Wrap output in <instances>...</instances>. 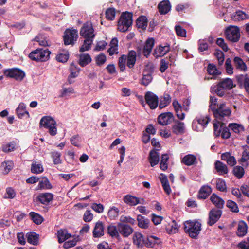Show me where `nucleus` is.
I'll use <instances>...</instances> for the list:
<instances>
[{
	"instance_id": "nucleus-1",
	"label": "nucleus",
	"mask_w": 249,
	"mask_h": 249,
	"mask_svg": "<svg viewBox=\"0 0 249 249\" xmlns=\"http://www.w3.org/2000/svg\"><path fill=\"white\" fill-rule=\"evenodd\" d=\"M184 232L193 239H197L201 231V223L196 219L187 220L183 223Z\"/></svg>"
},
{
	"instance_id": "nucleus-2",
	"label": "nucleus",
	"mask_w": 249,
	"mask_h": 249,
	"mask_svg": "<svg viewBox=\"0 0 249 249\" xmlns=\"http://www.w3.org/2000/svg\"><path fill=\"white\" fill-rule=\"evenodd\" d=\"M133 13L127 11L123 12L118 21V29L122 32L129 30L133 23Z\"/></svg>"
},
{
	"instance_id": "nucleus-3",
	"label": "nucleus",
	"mask_w": 249,
	"mask_h": 249,
	"mask_svg": "<svg viewBox=\"0 0 249 249\" xmlns=\"http://www.w3.org/2000/svg\"><path fill=\"white\" fill-rule=\"evenodd\" d=\"M50 54L51 52L48 49L37 48L30 53L29 57L37 62H45L49 59Z\"/></svg>"
},
{
	"instance_id": "nucleus-4",
	"label": "nucleus",
	"mask_w": 249,
	"mask_h": 249,
	"mask_svg": "<svg viewBox=\"0 0 249 249\" xmlns=\"http://www.w3.org/2000/svg\"><path fill=\"white\" fill-rule=\"evenodd\" d=\"M40 125L48 129L50 134L55 136L57 134L56 121L51 116L43 117L40 121Z\"/></svg>"
},
{
	"instance_id": "nucleus-5",
	"label": "nucleus",
	"mask_w": 249,
	"mask_h": 249,
	"mask_svg": "<svg viewBox=\"0 0 249 249\" xmlns=\"http://www.w3.org/2000/svg\"><path fill=\"white\" fill-rule=\"evenodd\" d=\"M78 31L74 29H67L63 36L64 43L65 45H73L78 38Z\"/></svg>"
},
{
	"instance_id": "nucleus-6",
	"label": "nucleus",
	"mask_w": 249,
	"mask_h": 249,
	"mask_svg": "<svg viewBox=\"0 0 249 249\" xmlns=\"http://www.w3.org/2000/svg\"><path fill=\"white\" fill-rule=\"evenodd\" d=\"M3 73L6 77L14 78L17 81H22L25 76L22 70L16 68L5 70Z\"/></svg>"
},
{
	"instance_id": "nucleus-7",
	"label": "nucleus",
	"mask_w": 249,
	"mask_h": 249,
	"mask_svg": "<svg viewBox=\"0 0 249 249\" xmlns=\"http://www.w3.org/2000/svg\"><path fill=\"white\" fill-rule=\"evenodd\" d=\"M226 38L232 42H237L240 38L239 28L236 26L228 27L225 32Z\"/></svg>"
},
{
	"instance_id": "nucleus-8",
	"label": "nucleus",
	"mask_w": 249,
	"mask_h": 249,
	"mask_svg": "<svg viewBox=\"0 0 249 249\" xmlns=\"http://www.w3.org/2000/svg\"><path fill=\"white\" fill-rule=\"evenodd\" d=\"M80 35L84 38H89L93 40L95 37L94 29L91 22L84 23L80 31Z\"/></svg>"
},
{
	"instance_id": "nucleus-9",
	"label": "nucleus",
	"mask_w": 249,
	"mask_h": 249,
	"mask_svg": "<svg viewBox=\"0 0 249 249\" xmlns=\"http://www.w3.org/2000/svg\"><path fill=\"white\" fill-rule=\"evenodd\" d=\"M145 102L151 109H155L158 106V97L150 91L145 93L144 96Z\"/></svg>"
},
{
	"instance_id": "nucleus-10",
	"label": "nucleus",
	"mask_w": 249,
	"mask_h": 249,
	"mask_svg": "<svg viewBox=\"0 0 249 249\" xmlns=\"http://www.w3.org/2000/svg\"><path fill=\"white\" fill-rule=\"evenodd\" d=\"M222 214V211L221 210L216 208L212 209L209 213L207 224L209 226H213L220 219Z\"/></svg>"
},
{
	"instance_id": "nucleus-11",
	"label": "nucleus",
	"mask_w": 249,
	"mask_h": 249,
	"mask_svg": "<svg viewBox=\"0 0 249 249\" xmlns=\"http://www.w3.org/2000/svg\"><path fill=\"white\" fill-rule=\"evenodd\" d=\"M157 120L158 123L160 125H166L173 122L175 117L172 112H168L159 115Z\"/></svg>"
},
{
	"instance_id": "nucleus-12",
	"label": "nucleus",
	"mask_w": 249,
	"mask_h": 249,
	"mask_svg": "<svg viewBox=\"0 0 249 249\" xmlns=\"http://www.w3.org/2000/svg\"><path fill=\"white\" fill-rule=\"evenodd\" d=\"M211 110L215 119L223 121L225 117H229L231 113L230 109H216L215 107H211Z\"/></svg>"
},
{
	"instance_id": "nucleus-13",
	"label": "nucleus",
	"mask_w": 249,
	"mask_h": 249,
	"mask_svg": "<svg viewBox=\"0 0 249 249\" xmlns=\"http://www.w3.org/2000/svg\"><path fill=\"white\" fill-rule=\"evenodd\" d=\"M118 230L119 235H122L124 238L128 237L134 231L130 225L121 222L118 223Z\"/></svg>"
},
{
	"instance_id": "nucleus-14",
	"label": "nucleus",
	"mask_w": 249,
	"mask_h": 249,
	"mask_svg": "<svg viewBox=\"0 0 249 249\" xmlns=\"http://www.w3.org/2000/svg\"><path fill=\"white\" fill-rule=\"evenodd\" d=\"M53 195L51 193H40L36 197V201L42 204L47 205L53 198Z\"/></svg>"
},
{
	"instance_id": "nucleus-15",
	"label": "nucleus",
	"mask_w": 249,
	"mask_h": 249,
	"mask_svg": "<svg viewBox=\"0 0 249 249\" xmlns=\"http://www.w3.org/2000/svg\"><path fill=\"white\" fill-rule=\"evenodd\" d=\"M170 51L169 45L162 46L161 45H159L154 50L153 55L155 57H161L164 56Z\"/></svg>"
},
{
	"instance_id": "nucleus-16",
	"label": "nucleus",
	"mask_w": 249,
	"mask_h": 249,
	"mask_svg": "<svg viewBox=\"0 0 249 249\" xmlns=\"http://www.w3.org/2000/svg\"><path fill=\"white\" fill-rule=\"evenodd\" d=\"M175 124L172 125V132L176 135H182L185 132V124L178 120H174Z\"/></svg>"
},
{
	"instance_id": "nucleus-17",
	"label": "nucleus",
	"mask_w": 249,
	"mask_h": 249,
	"mask_svg": "<svg viewBox=\"0 0 249 249\" xmlns=\"http://www.w3.org/2000/svg\"><path fill=\"white\" fill-rule=\"evenodd\" d=\"M212 190L210 186L208 185H203L199 189L197 198L199 199H205L212 193Z\"/></svg>"
},
{
	"instance_id": "nucleus-18",
	"label": "nucleus",
	"mask_w": 249,
	"mask_h": 249,
	"mask_svg": "<svg viewBox=\"0 0 249 249\" xmlns=\"http://www.w3.org/2000/svg\"><path fill=\"white\" fill-rule=\"evenodd\" d=\"M125 56L127 66L130 69L134 68L137 59L136 52L134 50H130L128 52V54L125 55Z\"/></svg>"
},
{
	"instance_id": "nucleus-19",
	"label": "nucleus",
	"mask_w": 249,
	"mask_h": 249,
	"mask_svg": "<svg viewBox=\"0 0 249 249\" xmlns=\"http://www.w3.org/2000/svg\"><path fill=\"white\" fill-rule=\"evenodd\" d=\"M158 8L160 14L165 15L170 11L171 5L168 0H164L158 4Z\"/></svg>"
},
{
	"instance_id": "nucleus-20",
	"label": "nucleus",
	"mask_w": 249,
	"mask_h": 249,
	"mask_svg": "<svg viewBox=\"0 0 249 249\" xmlns=\"http://www.w3.org/2000/svg\"><path fill=\"white\" fill-rule=\"evenodd\" d=\"M154 45V39L153 38H148L143 46L142 53L146 58L149 55Z\"/></svg>"
},
{
	"instance_id": "nucleus-21",
	"label": "nucleus",
	"mask_w": 249,
	"mask_h": 249,
	"mask_svg": "<svg viewBox=\"0 0 249 249\" xmlns=\"http://www.w3.org/2000/svg\"><path fill=\"white\" fill-rule=\"evenodd\" d=\"M210 200L216 209L221 210L223 208L225 201L216 194L213 193L210 197Z\"/></svg>"
},
{
	"instance_id": "nucleus-22",
	"label": "nucleus",
	"mask_w": 249,
	"mask_h": 249,
	"mask_svg": "<svg viewBox=\"0 0 249 249\" xmlns=\"http://www.w3.org/2000/svg\"><path fill=\"white\" fill-rule=\"evenodd\" d=\"M104 235V226L103 223L98 221L93 231V236L95 238H99Z\"/></svg>"
},
{
	"instance_id": "nucleus-23",
	"label": "nucleus",
	"mask_w": 249,
	"mask_h": 249,
	"mask_svg": "<svg viewBox=\"0 0 249 249\" xmlns=\"http://www.w3.org/2000/svg\"><path fill=\"white\" fill-rule=\"evenodd\" d=\"M162 243L161 239L157 236L151 235L147 236L145 243V247L147 248H154L156 245L161 244Z\"/></svg>"
},
{
	"instance_id": "nucleus-24",
	"label": "nucleus",
	"mask_w": 249,
	"mask_h": 249,
	"mask_svg": "<svg viewBox=\"0 0 249 249\" xmlns=\"http://www.w3.org/2000/svg\"><path fill=\"white\" fill-rule=\"evenodd\" d=\"M133 243L138 248H142L145 246L146 239L144 238L142 234L139 232L135 233L133 235Z\"/></svg>"
},
{
	"instance_id": "nucleus-25",
	"label": "nucleus",
	"mask_w": 249,
	"mask_h": 249,
	"mask_svg": "<svg viewBox=\"0 0 249 249\" xmlns=\"http://www.w3.org/2000/svg\"><path fill=\"white\" fill-rule=\"evenodd\" d=\"M17 116L20 119L23 118L24 116L27 118L30 117L29 112L26 110V105L24 103H20L16 110Z\"/></svg>"
},
{
	"instance_id": "nucleus-26",
	"label": "nucleus",
	"mask_w": 249,
	"mask_h": 249,
	"mask_svg": "<svg viewBox=\"0 0 249 249\" xmlns=\"http://www.w3.org/2000/svg\"><path fill=\"white\" fill-rule=\"evenodd\" d=\"M248 18H249L248 15L241 10L236 11L231 17V19L235 22L241 21Z\"/></svg>"
},
{
	"instance_id": "nucleus-27",
	"label": "nucleus",
	"mask_w": 249,
	"mask_h": 249,
	"mask_svg": "<svg viewBox=\"0 0 249 249\" xmlns=\"http://www.w3.org/2000/svg\"><path fill=\"white\" fill-rule=\"evenodd\" d=\"M107 233L112 238L115 237L117 239H119L120 238L118 230V223H117V226L112 224L109 225L107 228Z\"/></svg>"
},
{
	"instance_id": "nucleus-28",
	"label": "nucleus",
	"mask_w": 249,
	"mask_h": 249,
	"mask_svg": "<svg viewBox=\"0 0 249 249\" xmlns=\"http://www.w3.org/2000/svg\"><path fill=\"white\" fill-rule=\"evenodd\" d=\"M247 230L248 226L246 223L243 220L239 221L236 232L237 235L239 237L245 236L247 233Z\"/></svg>"
},
{
	"instance_id": "nucleus-29",
	"label": "nucleus",
	"mask_w": 249,
	"mask_h": 249,
	"mask_svg": "<svg viewBox=\"0 0 249 249\" xmlns=\"http://www.w3.org/2000/svg\"><path fill=\"white\" fill-rule=\"evenodd\" d=\"M26 237L27 242L30 244L37 245L38 244L39 235L35 232L27 233Z\"/></svg>"
},
{
	"instance_id": "nucleus-30",
	"label": "nucleus",
	"mask_w": 249,
	"mask_h": 249,
	"mask_svg": "<svg viewBox=\"0 0 249 249\" xmlns=\"http://www.w3.org/2000/svg\"><path fill=\"white\" fill-rule=\"evenodd\" d=\"M219 85H220V87H221L226 90H231L235 87V85H234L232 79L229 78L224 79L219 82Z\"/></svg>"
},
{
	"instance_id": "nucleus-31",
	"label": "nucleus",
	"mask_w": 249,
	"mask_h": 249,
	"mask_svg": "<svg viewBox=\"0 0 249 249\" xmlns=\"http://www.w3.org/2000/svg\"><path fill=\"white\" fill-rule=\"evenodd\" d=\"M41 180L39 182L38 189L40 190L43 189H51L52 188V185L50 183L49 179L45 177H41Z\"/></svg>"
},
{
	"instance_id": "nucleus-32",
	"label": "nucleus",
	"mask_w": 249,
	"mask_h": 249,
	"mask_svg": "<svg viewBox=\"0 0 249 249\" xmlns=\"http://www.w3.org/2000/svg\"><path fill=\"white\" fill-rule=\"evenodd\" d=\"M137 220L138 225L140 228L144 229L148 228L150 223V221L148 218L139 214L137 216Z\"/></svg>"
},
{
	"instance_id": "nucleus-33",
	"label": "nucleus",
	"mask_w": 249,
	"mask_h": 249,
	"mask_svg": "<svg viewBox=\"0 0 249 249\" xmlns=\"http://www.w3.org/2000/svg\"><path fill=\"white\" fill-rule=\"evenodd\" d=\"M91 62V58L88 53H82L79 55V64L82 67H85Z\"/></svg>"
},
{
	"instance_id": "nucleus-34",
	"label": "nucleus",
	"mask_w": 249,
	"mask_h": 249,
	"mask_svg": "<svg viewBox=\"0 0 249 249\" xmlns=\"http://www.w3.org/2000/svg\"><path fill=\"white\" fill-rule=\"evenodd\" d=\"M71 237V234L68 233L66 230L61 229L57 231L58 241L59 243L64 242Z\"/></svg>"
},
{
	"instance_id": "nucleus-35",
	"label": "nucleus",
	"mask_w": 249,
	"mask_h": 249,
	"mask_svg": "<svg viewBox=\"0 0 249 249\" xmlns=\"http://www.w3.org/2000/svg\"><path fill=\"white\" fill-rule=\"evenodd\" d=\"M215 168L216 171L220 175L225 174L228 173L227 166L220 161H216L214 163Z\"/></svg>"
},
{
	"instance_id": "nucleus-36",
	"label": "nucleus",
	"mask_w": 249,
	"mask_h": 249,
	"mask_svg": "<svg viewBox=\"0 0 249 249\" xmlns=\"http://www.w3.org/2000/svg\"><path fill=\"white\" fill-rule=\"evenodd\" d=\"M138 197L132 196L131 195H126L123 197V201L126 204L132 206L137 205Z\"/></svg>"
},
{
	"instance_id": "nucleus-37",
	"label": "nucleus",
	"mask_w": 249,
	"mask_h": 249,
	"mask_svg": "<svg viewBox=\"0 0 249 249\" xmlns=\"http://www.w3.org/2000/svg\"><path fill=\"white\" fill-rule=\"evenodd\" d=\"M171 101V97L168 94H164L163 96L161 97L159 105L160 109H162L167 107Z\"/></svg>"
},
{
	"instance_id": "nucleus-38",
	"label": "nucleus",
	"mask_w": 249,
	"mask_h": 249,
	"mask_svg": "<svg viewBox=\"0 0 249 249\" xmlns=\"http://www.w3.org/2000/svg\"><path fill=\"white\" fill-rule=\"evenodd\" d=\"M234 64L237 69L246 71L247 69L246 64L243 60L239 57H235L233 60Z\"/></svg>"
},
{
	"instance_id": "nucleus-39",
	"label": "nucleus",
	"mask_w": 249,
	"mask_h": 249,
	"mask_svg": "<svg viewBox=\"0 0 249 249\" xmlns=\"http://www.w3.org/2000/svg\"><path fill=\"white\" fill-rule=\"evenodd\" d=\"M237 80L238 83H243L246 90L249 93V78L246 75H240L237 77Z\"/></svg>"
},
{
	"instance_id": "nucleus-40",
	"label": "nucleus",
	"mask_w": 249,
	"mask_h": 249,
	"mask_svg": "<svg viewBox=\"0 0 249 249\" xmlns=\"http://www.w3.org/2000/svg\"><path fill=\"white\" fill-rule=\"evenodd\" d=\"M43 167L41 163L33 161L31 166V171L34 174H39L43 172Z\"/></svg>"
},
{
	"instance_id": "nucleus-41",
	"label": "nucleus",
	"mask_w": 249,
	"mask_h": 249,
	"mask_svg": "<svg viewBox=\"0 0 249 249\" xmlns=\"http://www.w3.org/2000/svg\"><path fill=\"white\" fill-rule=\"evenodd\" d=\"M147 24V19L144 16H140L136 20V25L139 28L145 29Z\"/></svg>"
},
{
	"instance_id": "nucleus-42",
	"label": "nucleus",
	"mask_w": 249,
	"mask_h": 249,
	"mask_svg": "<svg viewBox=\"0 0 249 249\" xmlns=\"http://www.w3.org/2000/svg\"><path fill=\"white\" fill-rule=\"evenodd\" d=\"M13 162L12 160H8L4 161L1 163V168L3 169V174H8L13 167Z\"/></svg>"
},
{
	"instance_id": "nucleus-43",
	"label": "nucleus",
	"mask_w": 249,
	"mask_h": 249,
	"mask_svg": "<svg viewBox=\"0 0 249 249\" xmlns=\"http://www.w3.org/2000/svg\"><path fill=\"white\" fill-rule=\"evenodd\" d=\"M29 215L31 217V219L33 221V222L37 225L41 224L42 222L43 221V217L38 213H36L34 212H30L29 213Z\"/></svg>"
},
{
	"instance_id": "nucleus-44",
	"label": "nucleus",
	"mask_w": 249,
	"mask_h": 249,
	"mask_svg": "<svg viewBox=\"0 0 249 249\" xmlns=\"http://www.w3.org/2000/svg\"><path fill=\"white\" fill-rule=\"evenodd\" d=\"M181 161L187 166H191L197 163L196 157H183Z\"/></svg>"
},
{
	"instance_id": "nucleus-45",
	"label": "nucleus",
	"mask_w": 249,
	"mask_h": 249,
	"mask_svg": "<svg viewBox=\"0 0 249 249\" xmlns=\"http://www.w3.org/2000/svg\"><path fill=\"white\" fill-rule=\"evenodd\" d=\"M18 147L17 143L12 141L4 145L2 147V150L5 152H10L16 150Z\"/></svg>"
},
{
	"instance_id": "nucleus-46",
	"label": "nucleus",
	"mask_w": 249,
	"mask_h": 249,
	"mask_svg": "<svg viewBox=\"0 0 249 249\" xmlns=\"http://www.w3.org/2000/svg\"><path fill=\"white\" fill-rule=\"evenodd\" d=\"M210 120L211 119L209 116H206L196 117L194 121L197 122L198 124H201L202 126L206 127Z\"/></svg>"
},
{
	"instance_id": "nucleus-47",
	"label": "nucleus",
	"mask_w": 249,
	"mask_h": 249,
	"mask_svg": "<svg viewBox=\"0 0 249 249\" xmlns=\"http://www.w3.org/2000/svg\"><path fill=\"white\" fill-rule=\"evenodd\" d=\"M83 45L80 48L79 51L83 52L86 51H89L92 44L93 40L89 38H85Z\"/></svg>"
},
{
	"instance_id": "nucleus-48",
	"label": "nucleus",
	"mask_w": 249,
	"mask_h": 249,
	"mask_svg": "<svg viewBox=\"0 0 249 249\" xmlns=\"http://www.w3.org/2000/svg\"><path fill=\"white\" fill-rule=\"evenodd\" d=\"M126 62L127 63L125 55H122L118 59V67L121 72H123L126 68Z\"/></svg>"
},
{
	"instance_id": "nucleus-49",
	"label": "nucleus",
	"mask_w": 249,
	"mask_h": 249,
	"mask_svg": "<svg viewBox=\"0 0 249 249\" xmlns=\"http://www.w3.org/2000/svg\"><path fill=\"white\" fill-rule=\"evenodd\" d=\"M71 73L69 76V78H75L78 76L80 69L77 66L72 63L70 68Z\"/></svg>"
},
{
	"instance_id": "nucleus-50",
	"label": "nucleus",
	"mask_w": 249,
	"mask_h": 249,
	"mask_svg": "<svg viewBox=\"0 0 249 249\" xmlns=\"http://www.w3.org/2000/svg\"><path fill=\"white\" fill-rule=\"evenodd\" d=\"M233 172L235 177L238 178H241L244 174V168L240 166H237L234 167Z\"/></svg>"
},
{
	"instance_id": "nucleus-51",
	"label": "nucleus",
	"mask_w": 249,
	"mask_h": 249,
	"mask_svg": "<svg viewBox=\"0 0 249 249\" xmlns=\"http://www.w3.org/2000/svg\"><path fill=\"white\" fill-rule=\"evenodd\" d=\"M226 206L232 212L237 213L239 212V209L237 204L232 200H228L227 201Z\"/></svg>"
},
{
	"instance_id": "nucleus-52",
	"label": "nucleus",
	"mask_w": 249,
	"mask_h": 249,
	"mask_svg": "<svg viewBox=\"0 0 249 249\" xmlns=\"http://www.w3.org/2000/svg\"><path fill=\"white\" fill-rule=\"evenodd\" d=\"M216 189L221 192H226L227 187L225 181L221 179H219L216 181Z\"/></svg>"
},
{
	"instance_id": "nucleus-53",
	"label": "nucleus",
	"mask_w": 249,
	"mask_h": 249,
	"mask_svg": "<svg viewBox=\"0 0 249 249\" xmlns=\"http://www.w3.org/2000/svg\"><path fill=\"white\" fill-rule=\"evenodd\" d=\"M69 58V54L68 52H66L64 53H60L56 56V60L61 63L66 62Z\"/></svg>"
},
{
	"instance_id": "nucleus-54",
	"label": "nucleus",
	"mask_w": 249,
	"mask_h": 249,
	"mask_svg": "<svg viewBox=\"0 0 249 249\" xmlns=\"http://www.w3.org/2000/svg\"><path fill=\"white\" fill-rule=\"evenodd\" d=\"M152 80V75L150 74H146L143 73L142 78L141 80V84L147 86L148 85Z\"/></svg>"
},
{
	"instance_id": "nucleus-55",
	"label": "nucleus",
	"mask_w": 249,
	"mask_h": 249,
	"mask_svg": "<svg viewBox=\"0 0 249 249\" xmlns=\"http://www.w3.org/2000/svg\"><path fill=\"white\" fill-rule=\"evenodd\" d=\"M119 210L115 207L111 208L108 212V216L111 219H114L118 216Z\"/></svg>"
},
{
	"instance_id": "nucleus-56",
	"label": "nucleus",
	"mask_w": 249,
	"mask_h": 249,
	"mask_svg": "<svg viewBox=\"0 0 249 249\" xmlns=\"http://www.w3.org/2000/svg\"><path fill=\"white\" fill-rule=\"evenodd\" d=\"M115 17V9L109 8L107 9L106 11V17L109 20H113Z\"/></svg>"
},
{
	"instance_id": "nucleus-57",
	"label": "nucleus",
	"mask_w": 249,
	"mask_h": 249,
	"mask_svg": "<svg viewBox=\"0 0 249 249\" xmlns=\"http://www.w3.org/2000/svg\"><path fill=\"white\" fill-rule=\"evenodd\" d=\"M228 127L231 128V130L236 133H239L241 130H243V126L241 124L236 123L229 124Z\"/></svg>"
},
{
	"instance_id": "nucleus-58",
	"label": "nucleus",
	"mask_w": 249,
	"mask_h": 249,
	"mask_svg": "<svg viewBox=\"0 0 249 249\" xmlns=\"http://www.w3.org/2000/svg\"><path fill=\"white\" fill-rule=\"evenodd\" d=\"M214 55L218 60V64L219 65H222L224 61V54L223 52L220 50H216L214 53Z\"/></svg>"
},
{
	"instance_id": "nucleus-59",
	"label": "nucleus",
	"mask_w": 249,
	"mask_h": 249,
	"mask_svg": "<svg viewBox=\"0 0 249 249\" xmlns=\"http://www.w3.org/2000/svg\"><path fill=\"white\" fill-rule=\"evenodd\" d=\"M6 196L5 198L13 199L16 196L15 190L12 187H8L6 189Z\"/></svg>"
},
{
	"instance_id": "nucleus-60",
	"label": "nucleus",
	"mask_w": 249,
	"mask_h": 249,
	"mask_svg": "<svg viewBox=\"0 0 249 249\" xmlns=\"http://www.w3.org/2000/svg\"><path fill=\"white\" fill-rule=\"evenodd\" d=\"M74 93V90L73 88L70 87L68 88H63L61 91V94L59 97H63L68 95L69 94H72Z\"/></svg>"
},
{
	"instance_id": "nucleus-61",
	"label": "nucleus",
	"mask_w": 249,
	"mask_h": 249,
	"mask_svg": "<svg viewBox=\"0 0 249 249\" xmlns=\"http://www.w3.org/2000/svg\"><path fill=\"white\" fill-rule=\"evenodd\" d=\"M208 72L213 75H217L219 74L218 71L217 70L216 67L213 64H209L207 68Z\"/></svg>"
},
{
	"instance_id": "nucleus-62",
	"label": "nucleus",
	"mask_w": 249,
	"mask_h": 249,
	"mask_svg": "<svg viewBox=\"0 0 249 249\" xmlns=\"http://www.w3.org/2000/svg\"><path fill=\"white\" fill-rule=\"evenodd\" d=\"M225 68L226 72L229 74H232L233 72L231 61L230 58H227L225 62Z\"/></svg>"
},
{
	"instance_id": "nucleus-63",
	"label": "nucleus",
	"mask_w": 249,
	"mask_h": 249,
	"mask_svg": "<svg viewBox=\"0 0 249 249\" xmlns=\"http://www.w3.org/2000/svg\"><path fill=\"white\" fill-rule=\"evenodd\" d=\"M216 43L217 45H218L220 47L222 48V49L225 51L227 52L228 51L229 48L226 43H225L224 40L222 38H218L217 39L216 41Z\"/></svg>"
},
{
	"instance_id": "nucleus-64",
	"label": "nucleus",
	"mask_w": 249,
	"mask_h": 249,
	"mask_svg": "<svg viewBox=\"0 0 249 249\" xmlns=\"http://www.w3.org/2000/svg\"><path fill=\"white\" fill-rule=\"evenodd\" d=\"M106 61V56L101 53L96 57V63L98 66H101L104 64Z\"/></svg>"
}]
</instances>
